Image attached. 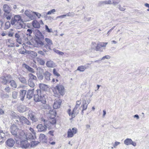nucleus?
<instances>
[{
    "mask_svg": "<svg viewBox=\"0 0 149 149\" xmlns=\"http://www.w3.org/2000/svg\"><path fill=\"white\" fill-rule=\"evenodd\" d=\"M10 23L13 27L16 29H20L25 27V25L21 17L19 15H15L12 17Z\"/></svg>",
    "mask_w": 149,
    "mask_h": 149,
    "instance_id": "1",
    "label": "nucleus"
},
{
    "mask_svg": "<svg viewBox=\"0 0 149 149\" xmlns=\"http://www.w3.org/2000/svg\"><path fill=\"white\" fill-rule=\"evenodd\" d=\"M19 137L15 139L17 144L20 145L22 148H26L30 146V143L25 138L26 134L24 131H21Z\"/></svg>",
    "mask_w": 149,
    "mask_h": 149,
    "instance_id": "2",
    "label": "nucleus"
},
{
    "mask_svg": "<svg viewBox=\"0 0 149 149\" xmlns=\"http://www.w3.org/2000/svg\"><path fill=\"white\" fill-rule=\"evenodd\" d=\"M107 42H100L97 44L95 42H92L91 45V48L95 49L96 51L102 52L103 49H105L106 45L107 44Z\"/></svg>",
    "mask_w": 149,
    "mask_h": 149,
    "instance_id": "3",
    "label": "nucleus"
},
{
    "mask_svg": "<svg viewBox=\"0 0 149 149\" xmlns=\"http://www.w3.org/2000/svg\"><path fill=\"white\" fill-rule=\"evenodd\" d=\"M36 91L37 94L34 95V100L36 102L40 101L42 103L45 104L46 103L45 98L42 93L41 90L38 89Z\"/></svg>",
    "mask_w": 149,
    "mask_h": 149,
    "instance_id": "4",
    "label": "nucleus"
},
{
    "mask_svg": "<svg viewBox=\"0 0 149 149\" xmlns=\"http://www.w3.org/2000/svg\"><path fill=\"white\" fill-rule=\"evenodd\" d=\"M10 130L11 134L15 136V139L19 137V135L21 131H23L19 130L17 126L14 124L11 126Z\"/></svg>",
    "mask_w": 149,
    "mask_h": 149,
    "instance_id": "5",
    "label": "nucleus"
},
{
    "mask_svg": "<svg viewBox=\"0 0 149 149\" xmlns=\"http://www.w3.org/2000/svg\"><path fill=\"white\" fill-rule=\"evenodd\" d=\"M13 113L14 114L12 113L13 118L19 120L20 122L23 124H26L29 125H31V122L25 117L22 116H19L18 115L17 116L15 115L14 112H13Z\"/></svg>",
    "mask_w": 149,
    "mask_h": 149,
    "instance_id": "6",
    "label": "nucleus"
},
{
    "mask_svg": "<svg viewBox=\"0 0 149 149\" xmlns=\"http://www.w3.org/2000/svg\"><path fill=\"white\" fill-rule=\"evenodd\" d=\"M53 91L54 94H55V96H56L58 95V93L61 95H63L64 94V87L62 85H57Z\"/></svg>",
    "mask_w": 149,
    "mask_h": 149,
    "instance_id": "7",
    "label": "nucleus"
},
{
    "mask_svg": "<svg viewBox=\"0 0 149 149\" xmlns=\"http://www.w3.org/2000/svg\"><path fill=\"white\" fill-rule=\"evenodd\" d=\"M48 123H50L48 121H45V120L44 125L42 124L38 125L37 126V128L38 129V131L40 132L45 131L47 130V128H48L49 127L48 126H49V125H48Z\"/></svg>",
    "mask_w": 149,
    "mask_h": 149,
    "instance_id": "8",
    "label": "nucleus"
},
{
    "mask_svg": "<svg viewBox=\"0 0 149 149\" xmlns=\"http://www.w3.org/2000/svg\"><path fill=\"white\" fill-rule=\"evenodd\" d=\"M81 104V102L80 101H77L76 105L73 110L72 113V118L74 117L76 115L79 113V109H78V108H79Z\"/></svg>",
    "mask_w": 149,
    "mask_h": 149,
    "instance_id": "9",
    "label": "nucleus"
},
{
    "mask_svg": "<svg viewBox=\"0 0 149 149\" xmlns=\"http://www.w3.org/2000/svg\"><path fill=\"white\" fill-rule=\"evenodd\" d=\"M43 40L40 38H36L33 42V46L36 47H40L43 46L44 45Z\"/></svg>",
    "mask_w": 149,
    "mask_h": 149,
    "instance_id": "10",
    "label": "nucleus"
},
{
    "mask_svg": "<svg viewBox=\"0 0 149 149\" xmlns=\"http://www.w3.org/2000/svg\"><path fill=\"white\" fill-rule=\"evenodd\" d=\"M77 129L76 128H73L71 130L69 129L68 132V137H72L73 136L74 134L77 132Z\"/></svg>",
    "mask_w": 149,
    "mask_h": 149,
    "instance_id": "11",
    "label": "nucleus"
},
{
    "mask_svg": "<svg viewBox=\"0 0 149 149\" xmlns=\"http://www.w3.org/2000/svg\"><path fill=\"white\" fill-rule=\"evenodd\" d=\"M25 14L31 20H33L35 19L36 17L33 15V12H30L28 10H26L24 12Z\"/></svg>",
    "mask_w": 149,
    "mask_h": 149,
    "instance_id": "12",
    "label": "nucleus"
},
{
    "mask_svg": "<svg viewBox=\"0 0 149 149\" xmlns=\"http://www.w3.org/2000/svg\"><path fill=\"white\" fill-rule=\"evenodd\" d=\"M124 143L125 145L127 146L132 145L133 146H135L136 145L135 142L133 141L132 139L129 138H127L125 139Z\"/></svg>",
    "mask_w": 149,
    "mask_h": 149,
    "instance_id": "13",
    "label": "nucleus"
},
{
    "mask_svg": "<svg viewBox=\"0 0 149 149\" xmlns=\"http://www.w3.org/2000/svg\"><path fill=\"white\" fill-rule=\"evenodd\" d=\"M8 134L6 132H3V130H0V144L4 142V138Z\"/></svg>",
    "mask_w": 149,
    "mask_h": 149,
    "instance_id": "14",
    "label": "nucleus"
},
{
    "mask_svg": "<svg viewBox=\"0 0 149 149\" xmlns=\"http://www.w3.org/2000/svg\"><path fill=\"white\" fill-rule=\"evenodd\" d=\"M36 133H33V134L31 133H28L27 134H26L25 138L27 140H31L33 139H36Z\"/></svg>",
    "mask_w": 149,
    "mask_h": 149,
    "instance_id": "15",
    "label": "nucleus"
},
{
    "mask_svg": "<svg viewBox=\"0 0 149 149\" xmlns=\"http://www.w3.org/2000/svg\"><path fill=\"white\" fill-rule=\"evenodd\" d=\"M15 143V141L13 139L10 138L6 141V143L8 147H12L14 145Z\"/></svg>",
    "mask_w": 149,
    "mask_h": 149,
    "instance_id": "16",
    "label": "nucleus"
},
{
    "mask_svg": "<svg viewBox=\"0 0 149 149\" xmlns=\"http://www.w3.org/2000/svg\"><path fill=\"white\" fill-rule=\"evenodd\" d=\"M45 40L47 43V44L45 45V47L47 49L48 48L49 49L51 50V46L53 45L52 41L50 39L47 38H45Z\"/></svg>",
    "mask_w": 149,
    "mask_h": 149,
    "instance_id": "17",
    "label": "nucleus"
},
{
    "mask_svg": "<svg viewBox=\"0 0 149 149\" xmlns=\"http://www.w3.org/2000/svg\"><path fill=\"white\" fill-rule=\"evenodd\" d=\"M90 101L91 100H90L87 101L85 100L83 101L82 104L81 105V107H82L83 110H85L86 109L88 104L90 103Z\"/></svg>",
    "mask_w": 149,
    "mask_h": 149,
    "instance_id": "18",
    "label": "nucleus"
},
{
    "mask_svg": "<svg viewBox=\"0 0 149 149\" xmlns=\"http://www.w3.org/2000/svg\"><path fill=\"white\" fill-rule=\"evenodd\" d=\"M3 10L4 13H8L10 12L11 9L10 7L7 4H4L3 7Z\"/></svg>",
    "mask_w": 149,
    "mask_h": 149,
    "instance_id": "19",
    "label": "nucleus"
},
{
    "mask_svg": "<svg viewBox=\"0 0 149 149\" xmlns=\"http://www.w3.org/2000/svg\"><path fill=\"white\" fill-rule=\"evenodd\" d=\"M18 78L20 81L22 83L24 84H27V81L25 77L22 75H20L18 76Z\"/></svg>",
    "mask_w": 149,
    "mask_h": 149,
    "instance_id": "20",
    "label": "nucleus"
},
{
    "mask_svg": "<svg viewBox=\"0 0 149 149\" xmlns=\"http://www.w3.org/2000/svg\"><path fill=\"white\" fill-rule=\"evenodd\" d=\"M29 79H28L34 81H37L38 80L37 77L35 75L31 73H30L28 74Z\"/></svg>",
    "mask_w": 149,
    "mask_h": 149,
    "instance_id": "21",
    "label": "nucleus"
},
{
    "mask_svg": "<svg viewBox=\"0 0 149 149\" xmlns=\"http://www.w3.org/2000/svg\"><path fill=\"white\" fill-rule=\"evenodd\" d=\"M36 38H41L42 39H44V36L43 35L42 33L38 30L36 31Z\"/></svg>",
    "mask_w": 149,
    "mask_h": 149,
    "instance_id": "22",
    "label": "nucleus"
},
{
    "mask_svg": "<svg viewBox=\"0 0 149 149\" xmlns=\"http://www.w3.org/2000/svg\"><path fill=\"white\" fill-rule=\"evenodd\" d=\"M45 79L47 81H49L50 80V77L51 74L48 71H46L44 73Z\"/></svg>",
    "mask_w": 149,
    "mask_h": 149,
    "instance_id": "23",
    "label": "nucleus"
},
{
    "mask_svg": "<svg viewBox=\"0 0 149 149\" xmlns=\"http://www.w3.org/2000/svg\"><path fill=\"white\" fill-rule=\"evenodd\" d=\"M1 82L4 84H6L8 81V76H3L1 77L0 80Z\"/></svg>",
    "mask_w": 149,
    "mask_h": 149,
    "instance_id": "24",
    "label": "nucleus"
},
{
    "mask_svg": "<svg viewBox=\"0 0 149 149\" xmlns=\"http://www.w3.org/2000/svg\"><path fill=\"white\" fill-rule=\"evenodd\" d=\"M22 67L25 68L29 72H32V73H34L35 72L34 71V69L31 68V67L29 66L28 65H27L26 64H22Z\"/></svg>",
    "mask_w": 149,
    "mask_h": 149,
    "instance_id": "25",
    "label": "nucleus"
},
{
    "mask_svg": "<svg viewBox=\"0 0 149 149\" xmlns=\"http://www.w3.org/2000/svg\"><path fill=\"white\" fill-rule=\"evenodd\" d=\"M47 66L49 68H53L55 66V64L52 61H49L47 62L46 63Z\"/></svg>",
    "mask_w": 149,
    "mask_h": 149,
    "instance_id": "26",
    "label": "nucleus"
},
{
    "mask_svg": "<svg viewBox=\"0 0 149 149\" xmlns=\"http://www.w3.org/2000/svg\"><path fill=\"white\" fill-rule=\"evenodd\" d=\"M33 89L31 90H29L27 92V98L29 99H31L33 96Z\"/></svg>",
    "mask_w": 149,
    "mask_h": 149,
    "instance_id": "27",
    "label": "nucleus"
},
{
    "mask_svg": "<svg viewBox=\"0 0 149 149\" xmlns=\"http://www.w3.org/2000/svg\"><path fill=\"white\" fill-rule=\"evenodd\" d=\"M28 108L25 106L22 105L18 108V110L20 112H24L27 110Z\"/></svg>",
    "mask_w": 149,
    "mask_h": 149,
    "instance_id": "28",
    "label": "nucleus"
},
{
    "mask_svg": "<svg viewBox=\"0 0 149 149\" xmlns=\"http://www.w3.org/2000/svg\"><path fill=\"white\" fill-rule=\"evenodd\" d=\"M26 91L25 90L20 91V100L22 101H23L24 100V98L26 93Z\"/></svg>",
    "mask_w": 149,
    "mask_h": 149,
    "instance_id": "29",
    "label": "nucleus"
},
{
    "mask_svg": "<svg viewBox=\"0 0 149 149\" xmlns=\"http://www.w3.org/2000/svg\"><path fill=\"white\" fill-rule=\"evenodd\" d=\"M4 16L8 20H10L12 16V13L10 12H8V13H4Z\"/></svg>",
    "mask_w": 149,
    "mask_h": 149,
    "instance_id": "30",
    "label": "nucleus"
},
{
    "mask_svg": "<svg viewBox=\"0 0 149 149\" xmlns=\"http://www.w3.org/2000/svg\"><path fill=\"white\" fill-rule=\"evenodd\" d=\"M6 42L8 47H13L14 46V44L12 42V40L10 39L6 40Z\"/></svg>",
    "mask_w": 149,
    "mask_h": 149,
    "instance_id": "31",
    "label": "nucleus"
},
{
    "mask_svg": "<svg viewBox=\"0 0 149 149\" xmlns=\"http://www.w3.org/2000/svg\"><path fill=\"white\" fill-rule=\"evenodd\" d=\"M33 27L35 28H38L40 26V24L36 20H34L32 22Z\"/></svg>",
    "mask_w": 149,
    "mask_h": 149,
    "instance_id": "32",
    "label": "nucleus"
},
{
    "mask_svg": "<svg viewBox=\"0 0 149 149\" xmlns=\"http://www.w3.org/2000/svg\"><path fill=\"white\" fill-rule=\"evenodd\" d=\"M36 82V81H34L28 79L27 83L28 85L30 87L34 88L35 86V84Z\"/></svg>",
    "mask_w": 149,
    "mask_h": 149,
    "instance_id": "33",
    "label": "nucleus"
},
{
    "mask_svg": "<svg viewBox=\"0 0 149 149\" xmlns=\"http://www.w3.org/2000/svg\"><path fill=\"white\" fill-rule=\"evenodd\" d=\"M61 103L57 101L55 102L53 105V108L54 109H56L60 107Z\"/></svg>",
    "mask_w": 149,
    "mask_h": 149,
    "instance_id": "34",
    "label": "nucleus"
},
{
    "mask_svg": "<svg viewBox=\"0 0 149 149\" xmlns=\"http://www.w3.org/2000/svg\"><path fill=\"white\" fill-rule=\"evenodd\" d=\"M36 61L40 64L41 65H43L45 64V61L42 59L37 57L36 58Z\"/></svg>",
    "mask_w": 149,
    "mask_h": 149,
    "instance_id": "35",
    "label": "nucleus"
},
{
    "mask_svg": "<svg viewBox=\"0 0 149 149\" xmlns=\"http://www.w3.org/2000/svg\"><path fill=\"white\" fill-rule=\"evenodd\" d=\"M39 139L40 141H42V142H45L46 139L45 135L43 134H40Z\"/></svg>",
    "mask_w": 149,
    "mask_h": 149,
    "instance_id": "36",
    "label": "nucleus"
},
{
    "mask_svg": "<svg viewBox=\"0 0 149 149\" xmlns=\"http://www.w3.org/2000/svg\"><path fill=\"white\" fill-rule=\"evenodd\" d=\"M9 83H10V85L11 87L14 88H17V85L15 81L14 80H10Z\"/></svg>",
    "mask_w": 149,
    "mask_h": 149,
    "instance_id": "37",
    "label": "nucleus"
},
{
    "mask_svg": "<svg viewBox=\"0 0 149 149\" xmlns=\"http://www.w3.org/2000/svg\"><path fill=\"white\" fill-rule=\"evenodd\" d=\"M36 74H42L44 72V70L43 68L40 67H38L36 69Z\"/></svg>",
    "mask_w": 149,
    "mask_h": 149,
    "instance_id": "38",
    "label": "nucleus"
},
{
    "mask_svg": "<svg viewBox=\"0 0 149 149\" xmlns=\"http://www.w3.org/2000/svg\"><path fill=\"white\" fill-rule=\"evenodd\" d=\"M49 114L50 115L49 116L50 118H54L56 116V112L54 111H51L50 110Z\"/></svg>",
    "mask_w": 149,
    "mask_h": 149,
    "instance_id": "39",
    "label": "nucleus"
},
{
    "mask_svg": "<svg viewBox=\"0 0 149 149\" xmlns=\"http://www.w3.org/2000/svg\"><path fill=\"white\" fill-rule=\"evenodd\" d=\"M101 4H111L112 1L111 0H105L104 1H102L100 2Z\"/></svg>",
    "mask_w": 149,
    "mask_h": 149,
    "instance_id": "40",
    "label": "nucleus"
},
{
    "mask_svg": "<svg viewBox=\"0 0 149 149\" xmlns=\"http://www.w3.org/2000/svg\"><path fill=\"white\" fill-rule=\"evenodd\" d=\"M39 87L40 89L42 90H46L47 88V86L43 84H40Z\"/></svg>",
    "mask_w": 149,
    "mask_h": 149,
    "instance_id": "41",
    "label": "nucleus"
},
{
    "mask_svg": "<svg viewBox=\"0 0 149 149\" xmlns=\"http://www.w3.org/2000/svg\"><path fill=\"white\" fill-rule=\"evenodd\" d=\"M40 143L38 141H32L31 142V146L32 147H34L36 146Z\"/></svg>",
    "mask_w": 149,
    "mask_h": 149,
    "instance_id": "42",
    "label": "nucleus"
},
{
    "mask_svg": "<svg viewBox=\"0 0 149 149\" xmlns=\"http://www.w3.org/2000/svg\"><path fill=\"white\" fill-rule=\"evenodd\" d=\"M86 68L84 66H80L78 67L77 70H79L80 72H83L84 71L85 69Z\"/></svg>",
    "mask_w": 149,
    "mask_h": 149,
    "instance_id": "43",
    "label": "nucleus"
},
{
    "mask_svg": "<svg viewBox=\"0 0 149 149\" xmlns=\"http://www.w3.org/2000/svg\"><path fill=\"white\" fill-rule=\"evenodd\" d=\"M52 120L51 121H49V123H48V125H49V126L48 127H49L52 126V125H54L56 124V120L54 118H52Z\"/></svg>",
    "mask_w": 149,
    "mask_h": 149,
    "instance_id": "44",
    "label": "nucleus"
},
{
    "mask_svg": "<svg viewBox=\"0 0 149 149\" xmlns=\"http://www.w3.org/2000/svg\"><path fill=\"white\" fill-rule=\"evenodd\" d=\"M10 26V23L9 22H6L5 26L4 28V29H9Z\"/></svg>",
    "mask_w": 149,
    "mask_h": 149,
    "instance_id": "45",
    "label": "nucleus"
},
{
    "mask_svg": "<svg viewBox=\"0 0 149 149\" xmlns=\"http://www.w3.org/2000/svg\"><path fill=\"white\" fill-rule=\"evenodd\" d=\"M17 92L16 91H14L12 92V97L14 99L17 98Z\"/></svg>",
    "mask_w": 149,
    "mask_h": 149,
    "instance_id": "46",
    "label": "nucleus"
},
{
    "mask_svg": "<svg viewBox=\"0 0 149 149\" xmlns=\"http://www.w3.org/2000/svg\"><path fill=\"white\" fill-rule=\"evenodd\" d=\"M28 113L29 116L30 118L33 116L34 115H36V113L31 110H29Z\"/></svg>",
    "mask_w": 149,
    "mask_h": 149,
    "instance_id": "47",
    "label": "nucleus"
},
{
    "mask_svg": "<svg viewBox=\"0 0 149 149\" xmlns=\"http://www.w3.org/2000/svg\"><path fill=\"white\" fill-rule=\"evenodd\" d=\"M37 76L38 78L40 80H42L44 78V76L42 75V74H37Z\"/></svg>",
    "mask_w": 149,
    "mask_h": 149,
    "instance_id": "48",
    "label": "nucleus"
},
{
    "mask_svg": "<svg viewBox=\"0 0 149 149\" xmlns=\"http://www.w3.org/2000/svg\"><path fill=\"white\" fill-rule=\"evenodd\" d=\"M11 88L8 86H6L4 88L5 91L8 93H9L11 92Z\"/></svg>",
    "mask_w": 149,
    "mask_h": 149,
    "instance_id": "49",
    "label": "nucleus"
},
{
    "mask_svg": "<svg viewBox=\"0 0 149 149\" xmlns=\"http://www.w3.org/2000/svg\"><path fill=\"white\" fill-rule=\"evenodd\" d=\"M33 31L32 29H28L26 31V35L27 36L29 35V36H31V34L32 33Z\"/></svg>",
    "mask_w": 149,
    "mask_h": 149,
    "instance_id": "50",
    "label": "nucleus"
},
{
    "mask_svg": "<svg viewBox=\"0 0 149 149\" xmlns=\"http://www.w3.org/2000/svg\"><path fill=\"white\" fill-rule=\"evenodd\" d=\"M35 115H34L33 116L30 118V119L34 122H36L38 120V119L36 117Z\"/></svg>",
    "mask_w": 149,
    "mask_h": 149,
    "instance_id": "51",
    "label": "nucleus"
},
{
    "mask_svg": "<svg viewBox=\"0 0 149 149\" xmlns=\"http://www.w3.org/2000/svg\"><path fill=\"white\" fill-rule=\"evenodd\" d=\"M1 97L2 99L8 98L9 97V96L8 94L5 93L2 94L1 95Z\"/></svg>",
    "mask_w": 149,
    "mask_h": 149,
    "instance_id": "52",
    "label": "nucleus"
},
{
    "mask_svg": "<svg viewBox=\"0 0 149 149\" xmlns=\"http://www.w3.org/2000/svg\"><path fill=\"white\" fill-rule=\"evenodd\" d=\"M21 35V33L20 32L18 31L15 34V37L16 38H21L20 36Z\"/></svg>",
    "mask_w": 149,
    "mask_h": 149,
    "instance_id": "53",
    "label": "nucleus"
},
{
    "mask_svg": "<svg viewBox=\"0 0 149 149\" xmlns=\"http://www.w3.org/2000/svg\"><path fill=\"white\" fill-rule=\"evenodd\" d=\"M66 15V16L73 17L75 15V13L73 12H69L67 13Z\"/></svg>",
    "mask_w": 149,
    "mask_h": 149,
    "instance_id": "54",
    "label": "nucleus"
},
{
    "mask_svg": "<svg viewBox=\"0 0 149 149\" xmlns=\"http://www.w3.org/2000/svg\"><path fill=\"white\" fill-rule=\"evenodd\" d=\"M54 52H55L56 53L58 54L59 55H63L64 54V53L63 52H61L59 50L54 49Z\"/></svg>",
    "mask_w": 149,
    "mask_h": 149,
    "instance_id": "55",
    "label": "nucleus"
},
{
    "mask_svg": "<svg viewBox=\"0 0 149 149\" xmlns=\"http://www.w3.org/2000/svg\"><path fill=\"white\" fill-rule=\"evenodd\" d=\"M45 30L48 33L52 32V31L51 29H49L48 26L47 25L45 26Z\"/></svg>",
    "mask_w": 149,
    "mask_h": 149,
    "instance_id": "56",
    "label": "nucleus"
},
{
    "mask_svg": "<svg viewBox=\"0 0 149 149\" xmlns=\"http://www.w3.org/2000/svg\"><path fill=\"white\" fill-rule=\"evenodd\" d=\"M53 73L57 77H59L60 76V74L57 72L56 71V69L55 68L53 70Z\"/></svg>",
    "mask_w": 149,
    "mask_h": 149,
    "instance_id": "57",
    "label": "nucleus"
},
{
    "mask_svg": "<svg viewBox=\"0 0 149 149\" xmlns=\"http://www.w3.org/2000/svg\"><path fill=\"white\" fill-rule=\"evenodd\" d=\"M55 12H56V10H55V9H53L52 10H50V11H48L47 13V15H50V14H52V13H53Z\"/></svg>",
    "mask_w": 149,
    "mask_h": 149,
    "instance_id": "58",
    "label": "nucleus"
},
{
    "mask_svg": "<svg viewBox=\"0 0 149 149\" xmlns=\"http://www.w3.org/2000/svg\"><path fill=\"white\" fill-rule=\"evenodd\" d=\"M120 143L119 142L115 141L113 144V147L114 148H116V146L119 145Z\"/></svg>",
    "mask_w": 149,
    "mask_h": 149,
    "instance_id": "59",
    "label": "nucleus"
},
{
    "mask_svg": "<svg viewBox=\"0 0 149 149\" xmlns=\"http://www.w3.org/2000/svg\"><path fill=\"white\" fill-rule=\"evenodd\" d=\"M111 57L109 55H106L105 56L103 57L101 59V60H104L105 59H109Z\"/></svg>",
    "mask_w": 149,
    "mask_h": 149,
    "instance_id": "60",
    "label": "nucleus"
},
{
    "mask_svg": "<svg viewBox=\"0 0 149 149\" xmlns=\"http://www.w3.org/2000/svg\"><path fill=\"white\" fill-rule=\"evenodd\" d=\"M33 15H36L39 18L41 16V14L39 13L35 12H33Z\"/></svg>",
    "mask_w": 149,
    "mask_h": 149,
    "instance_id": "61",
    "label": "nucleus"
},
{
    "mask_svg": "<svg viewBox=\"0 0 149 149\" xmlns=\"http://www.w3.org/2000/svg\"><path fill=\"white\" fill-rule=\"evenodd\" d=\"M16 41L17 42L19 43V44H22V39L21 38H17L16 39Z\"/></svg>",
    "mask_w": 149,
    "mask_h": 149,
    "instance_id": "62",
    "label": "nucleus"
},
{
    "mask_svg": "<svg viewBox=\"0 0 149 149\" xmlns=\"http://www.w3.org/2000/svg\"><path fill=\"white\" fill-rule=\"evenodd\" d=\"M119 3V2L115 0H113L112 2V4H113L115 6L118 4Z\"/></svg>",
    "mask_w": 149,
    "mask_h": 149,
    "instance_id": "63",
    "label": "nucleus"
},
{
    "mask_svg": "<svg viewBox=\"0 0 149 149\" xmlns=\"http://www.w3.org/2000/svg\"><path fill=\"white\" fill-rule=\"evenodd\" d=\"M66 16V14L64 15L57 16V17H56V18L57 19H58V18L63 19V18H64Z\"/></svg>",
    "mask_w": 149,
    "mask_h": 149,
    "instance_id": "64",
    "label": "nucleus"
}]
</instances>
